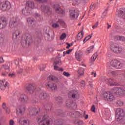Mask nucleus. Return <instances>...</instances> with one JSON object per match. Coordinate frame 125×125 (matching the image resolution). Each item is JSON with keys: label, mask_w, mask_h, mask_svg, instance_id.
<instances>
[{"label": "nucleus", "mask_w": 125, "mask_h": 125, "mask_svg": "<svg viewBox=\"0 0 125 125\" xmlns=\"http://www.w3.org/2000/svg\"><path fill=\"white\" fill-rule=\"evenodd\" d=\"M54 65V69L56 71H59V67L57 66V65H59V66H61L62 65V62L61 61V58L59 57H56L55 59Z\"/></svg>", "instance_id": "obj_8"}, {"label": "nucleus", "mask_w": 125, "mask_h": 125, "mask_svg": "<svg viewBox=\"0 0 125 125\" xmlns=\"http://www.w3.org/2000/svg\"><path fill=\"white\" fill-rule=\"evenodd\" d=\"M39 97L41 100H44L48 97V95L45 92H42L40 93Z\"/></svg>", "instance_id": "obj_26"}, {"label": "nucleus", "mask_w": 125, "mask_h": 125, "mask_svg": "<svg viewBox=\"0 0 125 125\" xmlns=\"http://www.w3.org/2000/svg\"><path fill=\"white\" fill-rule=\"evenodd\" d=\"M63 75L65 76V77H70V76H71L69 72H66V71L63 72Z\"/></svg>", "instance_id": "obj_46"}, {"label": "nucleus", "mask_w": 125, "mask_h": 125, "mask_svg": "<svg viewBox=\"0 0 125 125\" xmlns=\"http://www.w3.org/2000/svg\"><path fill=\"white\" fill-rule=\"evenodd\" d=\"M97 56H98L97 52L95 53L91 58V60H92V61H95V59L97 58Z\"/></svg>", "instance_id": "obj_39"}, {"label": "nucleus", "mask_w": 125, "mask_h": 125, "mask_svg": "<svg viewBox=\"0 0 125 125\" xmlns=\"http://www.w3.org/2000/svg\"><path fill=\"white\" fill-rule=\"evenodd\" d=\"M8 73L7 72H3L1 73L2 76H3L4 77H6V76H7Z\"/></svg>", "instance_id": "obj_58"}, {"label": "nucleus", "mask_w": 125, "mask_h": 125, "mask_svg": "<svg viewBox=\"0 0 125 125\" xmlns=\"http://www.w3.org/2000/svg\"><path fill=\"white\" fill-rule=\"evenodd\" d=\"M103 97L105 101H113L115 100V97L110 92H105L103 94Z\"/></svg>", "instance_id": "obj_5"}, {"label": "nucleus", "mask_w": 125, "mask_h": 125, "mask_svg": "<svg viewBox=\"0 0 125 125\" xmlns=\"http://www.w3.org/2000/svg\"><path fill=\"white\" fill-rule=\"evenodd\" d=\"M46 36H48V39H50V34L49 33L45 32Z\"/></svg>", "instance_id": "obj_64"}, {"label": "nucleus", "mask_w": 125, "mask_h": 125, "mask_svg": "<svg viewBox=\"0 0 125 125\" xmlns=\"http://www.w3.org/2000/svg\"><path fill=\"white\" fill-rule=\"evenodd\" d=\"M95 105H93L91 108V111L93 112V113H95Z\"/></svg>", "instance_id": "obj_50"}, {"label": "nucleus", "mask_w": 125, "mask_h": 125, "mask_svg": "<svg viewBox=\"0 0 125 125\" xmlns=\"http://www.w3.org/2000/svg\"><path fill=\"white\" fill-rule=\"evenodd\" d=\"M10 7H11L10 3L8 1H6V2L2 5L1 9L3 10V11H5L6 10H8Z\"/></svg>", "instance_id": "obj_17"}, {"label": "nucleus", "mask_w": 125, "mask_h": 125, "mask_svg": "<svg viewBox=\"0 0 125 125\" xmlns=\"http://www.w3.org/2000/svg\"><path fill=\"white\" fill-rule=\"evenodd\" d=\"M54 82H55V83H59V79H58V78L55 77Z\"/></svg>", "instance_id": "obj_59"}, {"label": "nucleus", "mask_w": 125, "mask_h": 125, "mask_svg": "<svg viewBox=\"0 0 125 125\" xmlns=\"http://www.w3.org/2000/svg\"><path fill=\"white\" fill-rule=\"evenodd\" d=\"M93 48H94V46L93 45L91 46L90 47L88 48L85 51L86 54H89V53H90V52H92V51L93 50Z\"/></svg>", "instance_id": "obj_36"}, {"label": "nucleus", "mask_w": 125, "mask_h": 125, "mask_svg": "<svg viewBox=\"0 0 125 125\" xmlns=\"http://www.w3.org/2000/svg\"><path fill=\"white\" fill-rule=\"evenodd\" d=\"M67 37V35H66V33H63L61 37H60V40H64V39H66V37Z\"/></svg>", "instance_id": "obj_44"}, {"label": "nucleus", "mask_w": 125, "mask_h": 125, "mask_svg": "<svg viewBox=\"0 0 125 125\" xmlns=\"http://www.w3.org/2000/svg\"><path fill=\"white\" fill-rule=\"evenodd\" d=\"M110 65L116 69H121L123 67V63L117 60H113L110 62Z\"/></svg>", "instance_id": "obj_6"}, {"label": "nucleus", "mask_w": 125, "mask_h": 125, "mask_svg": "<svg viewBox=\"0 0 125 125\" xmlns=\"http://www.w3.org/2000/svg\"><path fill=\"white\" fill-rule=\"evenodd\" d=\"M7 25V20L4 17L0 18V29H3Z\"/></svg>", "instance_id": "obj_12"}, {"label": "nucleus", "mask_w": 125, "mask_h": 125, "mask_svg": "<svg viewBox=\"0 0 125 125\" xmlns=\"http://www.w3.org/2000/svg\"><path fill=\"white\" fill-rule=\"evenodd\" d=\"M23 38L24 40L22 39L21 42L22 46L25 47V46L31 45V43L33 42L32 36L28 33H26L23 36Z\"/></svg>", "instance_id": "obj_2"}, {"label": "nucleus", "mask_w": 125, "mask_h": 125, "mask_svg": "<svg viewBox=\"0 0 125 125\" xmlns=\"http://www.w3.org/2000/svg\"><path fill=\"white\" fill-rule=\"evenodd\" d=\"M46 87L49 89H51L52 91L57 90V85L53 83L48 82L46 84Z\"/></svg>", "instance_id": "obj_13"}, {"label": "nucleus", "mask_w": 125, "mask_h": 125, "mask_svg": "<svg viewBox=\"0 0 125 125\" xmlns=\"http://www.w3.org/2000/svg\"><path fill=\"white\" fill-rule=\"evenodd\" d=\"M2 107L3 109H4V110L5 109H6L7 108L6 107V104L5 103H3V104H2Z\"/></svg>", "instance_id": "obj_54"}, {"label": "nucleus", "mask_w": 125, "mask_h": 125, "mask_svg": "<svg viewBox=\"0 0 125 125\" xmlns=\"http://www.w3.org/2000/svg\"><path fill=\"white\" fill-rule=\"evenodd\" d=\"M8 85V82H5V80L0 81V88L1 90H4Z\"/></svg>", "instance_id": "obj_16"}, {"label": "nucleus", "mask_w": 125, "mask_h": 125, "mask_svg": "<svg viewBox=\"0 0 125 125\" xmlns=\"http://www.w3.org/2000/svg\"><path fill=\"white\" fill-rule=\"evenodd\" d=\"M106 16H107V12H104L101 17L102 18H103V19H104V18H106Z\"/></svg>", "instance_id": "obj_47"}, {"label": "nucleus", "mask_w": 125, "mask_h": 125, "mask_svg": "<svg viewBox=\"0 0 125 125\" xmlns=\"http://www.w3.org/2000/svg\"><path fill=\"white\" fill-rule=\"evenodd\" d=\"M63 124V120L62 119L59 120V123L57 124V125H62Z\"/></svg>", "instance_id": "obj_53"}, {"label": "nucleus", "mask_w": 125, "mask_h": 125, "mask_svg": "<svg viewBox=\"0 0 125 125\" xmlns=\"http://www.w3.org/2000/svg\"><path fill=\"white\" fill-rule=\"evenodd\" d=\"M51 107L52 106L49 104H46L44 105V109L48 110H51Z\"/></svg>", "instance_id": "obj_38"}, {"label": "nucleus", "mask_w": 125, "mask_h": 125, "mask_svg": "<svg viewBox=\"0 0 125 125\" xmlns=\"http://www.w3.org/2000/svg\"><path fill=\"white\" fill-rule=\"evenodd\" d=\"M26 109L24 107V106H20L17 109V113H19L21 116H23L25 113Z\"/></svg>", "instance_id": "obj_24"}, {"label": "nucleus", "mask_w": 125, "mask_h": 125, "mask_svg": "<svg viewBox=\"0 0 125 125\" xmlns=\"http://www.w3.org/2000/svg\"><path fill=\"white\" fill-rule=\"evenodd\" d=\"M66 44L67 45V46H66V48L67 49L70 48V47H71V46H72V44H71L70 43H66Z\"/></svg>", "instance_id": "obj_57"}, {"label": "nucleus", "mask_w": 125, "mask_h": 125, "mask_svg": "<svg viewBox=\"0 0 125 125\" xmlns=\"http://www.w3.org/2000/svg\"><path fill=\"white\" fill-rule=\"evenodd\" d=\"M37 121L39 125H50V120L47 115L38 116Z\"/></svg>", "instance_id": "obj_1"}, {"label": "nucleus", "mask_w": 125, "mask_h": 125, "mask_svg": "<svg viewBox=\"0 0 125 125\" xmlns=\"http://www.w3.org/2000/svg\"><path fill=\"white\" fill-rule=\"evenodd\" d=\"M73 49H69L66 51V54H70L72 52Z\"/></svg>", "instance_id": "obj_61"}, {"label": "nucleus", "mask_w": 125, "mask_h": 125, "mask_svg": "<svg viewBox=\"0 0 125 125\" xmlns=\"http://www.w3.org/2000/svg\"><path fill=\"white\" fill-rule=\"evenodd\" d=\"M118 17H121L122 18H123V19H125V8H121L118 14Z\"/></svg>", "instance_id": "obj_23"}, {"label": "nucleus", "mask_w": 125, "mask_h": 125, "mask_svg": "<svg viewBox=\"0 0 125 125\" xmlns=\"http://www.w3.org/2000/svg\"><path fill=\"white\" fill-rule=\"evenodd\" d=\"M98 25H99V22L98 21H97L93 26L92 28L93 29H96V28H97L98 27Z\"/></svg>", "instance_id": "obj_51"}, {"label": "nucleus", "mask_w": 125, "mask_h": 125, "mask_svg": "<svg viewBox=\"0 0 125 125\" xmlns=\"http://www.w3.org/2000/svg\"><path fill=\"white\" fill-rule=\"evenodd\" d=\"M19 124L21 125H30V121L27 119H24L21 118L19 121Z\"/></svg>", "instance_id": "obj_22"}, {"label": "nucleus", "mask_w": 125, "mask_h": 125, "mask_svg": "<svg viewBox=\"0 0 125 125\" xmlns=\"http://www.w3.org/2000/svg\"><path fill=\"white\" fill-rule=\"evenodd\" d=\"M125 117V111L122 108H117L115 110V120L117 122L122 121Z\"/></svg>", "instance_id": "obj_4"}, {"label": "nucleus", "mask_w": 125, "mask_h": 125, "mask_svg": "<svg viewBox=\"0 0 125 125\" xmlns=\"http://www.w3.org/2000/svg\"><path fill=\"white\" fill-rule=\"evenodd\" d=\"M83 38V31L82 30L81 33H78L77 39L78 41H80L82 40Z\"/></svg>", "instance_id": "obj_35"}, {"label": "nucleus", "mask_w": 125, "mask_h": 125, "mask_svg": "<svg viewBox=\"0 0 125 125\" xmlns=\"http://www.w3.org/2000/svg\"><path fill=\"white\" fill-rule=\"evenodd\" d=\"M19 35H20V31L17 30L13 34V39L14 40H16L19 37Z\"/></svg>", "instance_id": "obj_31"}, {"label": "nucleus", "mask_w": 125, "mask_h": 125, "mask_svg": "<svg viewBox=\"0 0 125 125\" xmlns=\"http://www.w3.org/2000/svg\"><path fill=\"white\" fill-rule=\"evenodd\" d=\"M120 39V41H122L123 42H124L125 41V38L123 36H120V37H118Z\"/></svg>", "instance_id": "obj_56"}, {"label": "nucleus", "mask_w": 125, "mask_h": 125, "mask_svg": "<svg viewBox=\"0 0 125 125\" xmlns=\"http://www.w3.org/2000/svg\"><path fill=\"white\" fill-rule=\"evenodd\" d=\"M92 37V36L91 35H89V36L86 37L84 38V39L83 40V42H84V43L85 42H87V41H88V40H90V39H91V37Z\"/></svg>", "instance_id": "obj_40"}, {"label": "nucleus", "mask_w": 125, "mask_h": 125, "mask_svg": "<svg viewBox=\"0 0 125 125\" xmlns=\"http://www.w3.org/2000/svg\"><path fill=\"white\" fill-rule=\"evenodd\" d=\"M80 85L82 87H84L85 86V82L82 81L80 83Z\"/></svg>", "instance_id": "obj_48"}, {"label": "nucleus", "mask_w": 125, "mask_h": 125, "mask_svg": "<svg viewBox=\"0 0 125 125\" xmlns=\"http://www.w3.org/2000/svg\"><path fill=\"white\" fill-rule=\"evenodd\" d=\"M2 68H3V69H4V70H8V69H9V66L6 64L3 65Z\"/></svg>", "instance_id": "obj_45"}, {"label": "nucleus", "mask_w": 125, "mask_h": 125, "mask_svg": "<svg viewBox=\"0 0 125 125\" xmlns=\"http://www.w3.org/2000/svg\"><path fill=\"white\" fill-rule=\"evenodd\" d=\"M79 95V93L76 90L70 91L68 93L69 98H76Z\"/></svg>", "instance_id": "obj_19"}, {"label": "nucleus", "mask_w": 125, "mask_h": 125, "mask_svg": "<svg viewBox=\"0 0 125 125\" xmlns=\"http://www.w3.org/2000/svg\"><path fill=\"white\" fill-rule=\"evenodd\" d=\"M106 82L108 83V85L110 86H114L115 85H117V83H116V81L115 80L112 78H109L106 79Z\"/></svg>", "instance_id": "obj_25"}, {"label": "nucleus", "mask_w": 125, "mask_h": 125, "mask_svg": "<svg viewBox=\"0 0 125 125\" xmlns=\"http://www.w3.org/2000/svg\"><path fill=\"white\" fill-rule=\"evenodd\" d=\"M5 110L6 114H9V113H10V109L8 107H7L6 108H5Z\"/></svg>", "instance_id": "obj_52"}, {"label": "nucleus", "mask_w": 125, "mask_h": 125, "mask_svg": "<svg viewBox=\"0 0 125 125\" xmlns=\"http://www.w3.org/2000/svg\"><path fill=\"white\" fill-rule=\"evenodd\" d=\"M110 48L111 51L116 54L123 52V47L117 43H112L110 45Z\"/></svg>", "instance_id": "obj_3"}, {"label": "nucleus", "mask_w": 125, "mask_h": 125, "mask_svg": "<svg viewBox=\"0 0 125 125\" xmlns=\"http://www.w3.org/2000/svg\"><path fill=\"white\" fill-rule=\"evenodd\" d=\"M22 14H24L26 16L30 15V10H29L28 7H25L24 9H22Z\"/></svg>", "instance_id": "obj_27"}, {"label": "nucleus", "mask_w": 125, "mask_h": 125, "mask_svg": "<svg viewBox=\"0 0 125 125\" xmlns=\"http://www.w3.org/2000/svg\"><path fill=\"white\" fill-rule=\"evenodd\" d=\"M41 9L43 12H48L50 10V8L44 5H42L41 6Z\"/></svg>", "instance_id": "obj_29"}, {"label": "nucleus", "mask_w": 125, "mask_h": 125, "mask_svg": "<svg viewBox=\"0 0 125 125\" xmlns=\"http://www.w3.org/2000/svg\"><path fill=\"white\" fill-rule=\"evenodd\" d=\"M39 69L40 71H43V70L45 69V65H44V64L40 65L39 66Z\"/></svg>", "instance_id": "obj_43"}, {"label": "nucleus", "mask_w": 125, "mask_h": 125, "mask_svg": "<svg viewBox=\"0 0 125 125\" xmlns=\"http://www.w3.org/2000/svg\"><path fill=\"white\" fill-rule=\"evenodd\" d=\"M52 27L53 28H58L59 27V24L58 23H53Z\"/></svg>", "instance_id": "obj_49"}, {"label": "nucleus", "mask_w": 125, "mask_h": 125, "mask_svg": "<svg viewBox=\"0 0 125 125\" xmlns=\"http://www.w3.org/2000/svg\"><path fill=\"white\" fill-rule=\"evenodd\" d=\"M8 76L10 78H15V74L14 73H12V74L9 73L8 74Z\"/></svg>", "instance_id": "obj_55"}, {"label": "nucleus", "mask_w": 125, "mask_h": 125, "mask_svg": "<svg viewBox=\"0 0 125 125\" xmlns=\"http://www.w3.org/2000/svg\"><path fill=\"white\" fill-rule=\"evenodd\" d=\"M89 89H92L93 88V84H89Z\"/></svg>", "instance_id": "obj_63"}, {"label": "nucleus", "mask_w": 125, "mask_h": 125, "mask_svg": "<svg viewBox=\"0 0 125 125\" xmlns=\"http://www.w3.org/2000/svg\"><path fill=\"white\" fill-rule=\"evenodd\" d=\"M71 116L73 118H83V112L80 111H74L71 113Z\"/></svg>", "instance_id": "obj_18"}, {"label": "nucleus", "mask_w": 125, "mask_h": 125, "mask_svg": "<svg viewBox=\"0 0 125 125\" xmlns=\"http://www.w3.org/2000/svg\"><path fill=\"white\" fill-rule=\"evenodd\" d=\"M18 23V19L17 18H12L10 21L9 27L11 28V29H13V28L17 27Z\"/></svg>", "instance_id": "obj_11"}, {"label": "nucleus", "mask_w": 125, "mask_h": 125, "mask_svg": "<svg viewBox=\"0 0 125 125\" xmlns=\"http://www.w3.org/2000/svg\"><path fill=\"white\" fill-rule=\"evenodd\" d=\"M40 112H41L40 108H34L29 112V114L31 116H36V115L39 114Z\"/></svg>", "instance_id": "obj_20"}, {"label": "nucleus", "mask_w": 125, "mask_h": 125, "mask_svg": "<svg viewBox=\"0 0 125 125\" xmlns=\"http://www.w3.org/2000/svg\"><path fill=\"white\" fill-rule=\"evenodd\" d=\"M23 73V69L21 68L18 71V74H22Z\"/></svg>", "instance_id": "obj_62"}, {"label": "nucleus", "mask_w": 125, "mask_h": 125, "mask_svg": "<svg viewBox=\"0 0 125 125\" xmlns=\"http://www.w3.org/2000/svg\"><path fill=\"white\" fill-rule=\"evenodd\" d=\"M15 123H14V121H13V120H11L9 121V125H14Z\"/></svg>", "instance_id": "obj_60"}, {"label": "nucleus", "mask_w": 125, "mask_h": 125, "mask_svg": "<svg viewBox=\"0 0 125 125\" xmlns=\"http://www.w3.org/2000/svg\"><path fill=\"white\" fill-rule=\"evenodd\" d=\"M108 74H109V75H111V76H113L114 77H115L116 76H118V71H115L113 70H109L108 72Z\"/></svg>", "instance_id": "obj_37"}, {"label": "nucleus", "mask_w": 125, "mask_h": 125, "mask_svg": "<svg viewBox=\"0 0 125 125\" xmlns=\"http://www.w3.org/2000/svg\"><path fill=\"white\" fill-rule=\"evenodd\" d=\"M124 104L125 102H124V101H122L121 100H118L116 102V105L117 107H122V106H124Z\"/></svg>", "instance_id": "obj_33"}, {"label": "nucleus", "mask_w": 125, "mask_h": 125, "mask_svg": "<svg viewBox=\"0 0 125 125\" xmlns=\"http://www.w3.org/2000/svg\"><path fill=\"white\" fill-rule=\"evenodd\" d=\"M19 100L20 102H21V103H23V104H26V103L28 102L29 98H28L27 95L25 94H21L20 96Z\"/></svg>", "instance_id": "obj_15"}, {"label": "nucleus", "mask_w": 125, "mask_h": 125, "mask_svg": "<svg viewBox=\"0 0 125 125\" xmlns=\"http://www.w3.org/2000/svg\"><path fill=\"white\" fill-rule=\"evenodd\" d=\"M74 124L76 125H83V121H75Z\"/></svg>", "instance_id": "obj_41"}, {"label": "nucleus", "mask_w": 125, "mask_h": 125, "mask_svg": "<svg viewBox=\"0 0 125 125\" xmlns=\"http://www.w3.org/2000/svg\"><path fill=\"white\" fill-rule=\"evenodd\" d=\"M112 92L113 94H116L117 95H125V90L122 88H113L112 90Z\"/></svg>", "instance_id": "obj_7"}, {"label": "nucleus", "mask_w": 125, "mask_h": 125, "mask_svg": "<svg viewBox=\"0 0 125 125\" xmlns=\"http://www.w3.org/2000/svg\"><path fill=\"white\" fill-rule=\"evenodd\" d=\"M76 105V103L73 102H66V106L69 107L70 108H74V106Z\"/></svg>", "instance_id": "obj_30"}, {"label": "nucleus", "mask_w": 125, "mask_h": 125, "mask_svg": "<svg viewBox=\"0 0 125 125\" xmlns=\"http://www.w3.org/2000/svg\"><path fill=\"white\" fill-rule=\"evenodd\" d=\"M55 79V76L53 75H50L47 78V80H49L50 81H52V82H54Z\"/></svg>", "instance_id": "obj_42"}, {"label": "nucleus", "mask_w": 125, "mask_h": 125, "mask_svg": "<svg viewBox=\"0 0 125 125\" xmlns=\"http://www.w3.org/2000/svg\"><path fill=\"white\" fill-rule=\"evenodd\" d=\"M26 88L29 93H34V92L36 90L37 88V86L35 83H28L26 86Z\"/></svg>", "instance_id": "obj_10"}, {"label": "nucleus", "mask_w": 125, "mask_h": 125, "mask_svg": "<svg viewBox=\"0 0 125 125\" xmlns=\"http://www.w3.org/2000/svg\"><path fill=\"white\" fill-rule=\"evenodd\" d=\"M54 9L57 13H59V14H64L65 13V11L61 8L60 5L58 4L54 5Z\"/></svg>", "instance_id": "obj_14"}, {"label": "nucleus", "mask_w": 125, "mask_h": 125, "mask_svg": "<svg viewBox=\"0 0 125 125\" xmlns=\"http://www.w3.org/2000/svg\"><path fill=\"white\" fill-rule=\"evenodd\" d=\"M79 14H80V12L78 10H70L69 11L70 18L73 20L78 19V17H79Z\"/></svg>", "instance_id": "obj_9"}, {"label": "nucleus", "mask_w": 125, "mask_h": 125, "mask_svg": "<svg viewBox=\"0 0 125 125\" xmlns=\"http://www.w3.org/2000/svg\"><path fill=\"white\" fill-rule=\"evenodd\" d=\"M78 73L79 74V76L80 77H82V76H83L84 75V70L83 68L81 67L78 69Z\"/></svg>", "instance_id": "obj_32"}, {"label": "nucleus", "mask_w": 125, "mask_h": 125, "mask_svg": "<svg viewBox=\"0 0 125 125\" xmlns=\"http://www.w3.org/2000/svg\"><path fill=\"white\" fill-rule=\"evenodd\" d=\"M35 6V5L34 4V2L28 1L26 3V7H27V8H34V7Z\"/></svg>", "instance_id": "obj_28"}, {"label": "nucleus", "mask_w": 125, "mask_h": 125, "mask_svg": "<svg viewBox=\"0 0 125 125\" xmlns=\"http://www.w3.org/2000/svg\"><path fill=\"white\" fill-rule=\"evenodd\" d=\"M83 51H78L75 53V58L78 61H82Z\"/></svg>", "instance_id": "obj_21"}, {"label": "nucleus", "mask_w": 125, "mask_h": 125, "mask_svg": "<svg viewBox=\"0 0 125 125\" xmlns=\"http://www.w3.org/2000/svg\"><path fill=\"white\" fill-rule=\"evenodd\" d=\"M55 100H56V103H57L58 105L62 104V98H61V97L56 98Z\"/></svg>", "instance_id": "obj_34"}]
</instances>
